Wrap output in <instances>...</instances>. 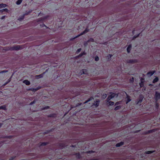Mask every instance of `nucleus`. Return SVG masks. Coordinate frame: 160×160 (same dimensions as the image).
<instances>
[{
  "instance_id": "50",
  "label": "nucleus",
  "mask_w": 160,
  "mask_h": 160,
  "mask_svg": "<svg viewBox=\"0 0 160 160\" xmlns=\"http://www.w3.org/2000/svg\"><path fill=\"white\" fill-rule=\"evenodd\" d=\"M14 158H15V157H11L10 158V160L13 159Z\"/></svg>"
},
{
  "instance_id": "37",
  "label": "nucleus",
  "mask_w": 160,
  "mask_h": 160,
  "mask_svg": "<svg viewBox=\"0 0 160 160\" xmlns=\"http://www.w3.org/2000/svg\"><path fill=\"white\" fill-rule=\"evenodd\" d=\"M8 72V70H4L3 71H2L0 72V73H6L7 72Z\"/></svg>"
},
{
  "instance_id": "48",
  "label": "nucleus",
  "mask_w": 160,
  "mask_h": 160,
  "mask_svg": "<svg viewBox=\"0 0 160 160\" xmlns=\"http://www.w3.org/2000/svg\"><path fill=\"white\" fill-rule=\"evenodd\" d=\"M156 108H158L159 105H158V103H156Z\"/></svg>"
},
{
  "instance_id": "9",
  "label": "nucleus",
  "mask_w": 160,
  "mask_h": 160,
  "mask_svg": "<svg viewBox=\"0 0 160 160\" xmlns=\"http://www.w3.org/2000/svg\"><path fill=\"white\" fill-rule=\"evenodd\" d=\"M155 71H150L148 72L147 74V75L148 76V77H150L152 75L155 73Z\"/></svg>"
},
{
  "instance_id": "15",
  "label": "nucleus",
  "mask_w": 160,
  "mask_h": 160,
  "mask_svg": "<svg viewBox=\"0 0 160 160\" xmlns=\"http://www.w3.org/2000/svg\"><path fill=\"white\" fill-rule=\"evenodd\" d=\"M43 77V76L42 74H40L39 75H36L35 76V78L37 79H38L40 78H41Z\"/></svg>"
},
{
  "instance_id": "5",
  "label": "nucleus",
  "mask_w": 160,
  "mask_h": 160,
  "mask_svg": "<svg viewBox=\"0 0 160 160\" xmlns=\"http://www.w3.org/2000/svg\"><path fill=\"white\" fill-rule=\"evenodd\" d=\"M155 98L156 102H157L159 99H160V93H159L157 91H156L155 92Z\"/></svg>"
},
{
  "instance_id": "1",
  "label": "nucleus",
  "mask_w": 160,
  "mask_h": 160,
  "mask_svg": "<svg viewBox=\"0 0 160 160\" xmlns=\"http://www.w3.org/2000/svg\"><path fill=\"white\" fill-rule=\"evenodd\" d=\"M110 95L108 96V98L105 101L106 102H108V101H109L111 99H112L113 98H114V97L117 98L118 96V94L113 92H110Z\"/></svg>"
},
{
  "instance_id": "51",
  "label": "nucleus",
  "mask_w": 160,
  "mask_h": 160,
  "mask_svg": "<svg viewBox=\"0 0 160 160\" xmlns=\"http://www.w3.org/2000/svg\"><path fill=\"white\" fill-rule=\"evenodd\" d=\"M2 125H3L2 123H0V128H1L2 127Z\"/></svg>"
},
{
  "instance_id": "44",
  "label": "nucleus",
  "mask_w": 160,
  "mask_h": 160,
  "mask_svg": "<svg viewBox=\"0 0 160 160\" xmlns=\"http://www.w3.org/2000/svg\"><path fill=\"white\" fill-rule=\"evenodd\" d=\"M81 50V48H79L77 50V52H78H78H80Z\"/></svg>"
},
{
  "instance_id": "36",
  "label": "nucleus",
  "mask_w": 160,
  "mask_h": 160,
  "mask_svg": "<svg viewBox=\"0 0 160 160\" xmlns=\"http://www.w3.org/2000/svg\"><path fill=\"white\" fill-rule=\"evenodd\" d=\"M99 58L98 56H96L95 58V60L96 61H98L99 60Z\"/></svg>"
},
{
  "instance_id": "3",
  "label": "nucleus",
  "mask_w": 160,
  "mask_h": 160,
  "mask_svg": "<svg viewBox=\"0 0 160 160\" xmlns=\"http://www.w3.org/2000/svg\"><path fill=\"white\" fill-rule=\"evenodd\" d=\"M89 29H88V28H86L85 30L82 33H81L80 34L78 35L77 36L73 38L70 39V40H71V41L72 40L74 39H75V38H77L78 37L88 32H89Z\"/></svg>"
},
{
  "instance_id": "56",
  "label": "nucleus",
  "mask_w": 160,
  "mask_h": 160,
  "mask_svg": "<svg viewBox=\"0 0 160 160\" xmlns=\"http://www.w3.org/2000/svg\"><path fill=\"white\" fill-rule=\"evenodd\" d=\"M152 130L149 131V132H152Z\"/></svg>"
},
{
  "instance_id": "38",
  "label": "nucleus",
  "mask_w": 160,
  "mask_h": 160,
  "mask_svg": "<svg viewBox=\"0 0 160 160\" xmlns=\"http://www.w3.org/2000/svg\"><path fill=\"white\" fill-rule=\"evenodd\" d=\"M121 101L115 103V105L116 106V105H117L119 104H121Z\"/></svg>"
},
{
  "instance_id": "27",
  "label": "nucleus",
  "mask_w": 160,
  "mask_h": 160,
  "mask_svg": "<svg viewBox=\"0 0 160 160\" xmlns=\"http://www.w3.org/2000/svg\"><path fill=\"white\" fill-rule=\"evenodd\" d=\"M107 96V94L106 93H104L102 95V98L103 99L105 98Z\"/></svg>"
},
{
  "instance_id": "43",
  "label": "nucleus",
  "mask_w": 160,
  "mask_h": 160,
  "mask_svg": "<svg viewBox=\"0 0 160 160\" xmlns=\"http://www.w3.org/2000/svg\"><path fill=\"white\" fill-rule=\"evenodd\" d=\"M139 85L141 87H142L143 86V83H142H142L140 82L139 83Z\"/></svg>"
},
{
  "instance_id": "12",
  "label": "nucleus",
  "mask_w": 160,
  "mask_h": 160,
  "mask_svg": "<svg viewBox=\"0 0 160 160\" xmlns=\"http://www.w3.org/2000/svg\"><path fill=\"white\" fill-rule=\"evenodd\" d=\"M38 88H28L27 89V90L28 91H32L33 92H35L37 90H38Z\"/></svg>"
},
{
  "instance_id": "40",
  "label": "nucleus",
  "mask_w": 160,
  "mask_h": 160,
  "mask_svg": "<svg viewBox=\"0 0 160 160\" xmlns=\"http://www.w3.org/2000/svg\"><path fill=\"white\" fill-rule=\"evenodd\" d=\"M94 152L93 151H87V152H86L87 153H93V152Z\"/></svg>"
},
{
  "instance_id": "8",
  "label": "nucleus",
  "mask_w": 160,
  "mask_h": 160,
  "mask_svg": "<svg viewBox=\"0 0 160 160\" xmlns=\"http://www.w3.org/2000/svg\"><path fill=\"white\" fill-rule=\"evenodd\" d=\"M144 98V97L142 96H140L138 100V101L136 103L137 104L140 103L142 101V100Z\"/></svg>"
},
{
  "instance_id": "45",
  "label": "nucleus",
  "mask_w": 160,
  "mask_h": 160,
  "mask_svg": "<svg viewBox=\"0 0 160 160\" xmlns=\"http://www.w3.org/2000/svg\"><path fill=\"white\" fill-rule=\"evenodd\" d=\"M82 103H78V104H77L76 106V107H78V106H80L81 105H82Z\"/></svg>"
},
{
  "instance_id": "39",
  "label": "nucleus",
  "mask_w": 160,
  "mask_h": 160,
  "mask_svg": "<svg viewBox=\"0 0 160 160\" xmlns=\"http://www.w3.org/2000/svg\"><path fill=\"white\" fill-rule=\"evenodd\" d=\"M130 81L131 82L133 83L134 82V78L132 77V78L130 80Z\"/></svg>"
},
{
  "instance_id": "16",
  "label": "nucleus",
  "mask_w": 160,
  "mask_h": 160,
  "mask_svg": "<svg viewBox=\"0 0 160 160\" xmlns=\"http://www.w3.org/2000/svg\"><path fill=\"white\" fill-rule=\"evenodd\" d=\"M155 78L152 81L153 83H155L158 82V77L155 76Z\"/></svg>"
},
{
  "instance_id": "35",
  "label": "nucleus",
  "mask_w": 160,
  "mask_h": 160,
  "mask_svg": "<svg viewBox=\"0 0 160 160\" xmlns=\"http://www.w3.org/2000/svg\"><path fill=\"white\" fill-rule=\"evenodd\" d=\"M88 41L84 42V46L85 47L86 46H87V45L88 44Z\"/></svg>"
},
{
  "instance_id": "49",
  "label": "nucleus",
  "mask_w": 160,
  "mask_h": 160,
  "mask_svg": "<svg viewBox=\"0 0 160 160\" xmlns=\"http://www.w3.org/2000/svg\"><path fill=\"white\" fill-rule=\"evenodd\" d=\"M5 16H2V17H1V19H3L4 18H5Z\"/></svg>"
},
{
  "instance_id": "20",
  "label": "nucleus",
  "mask_w": 160,
  "mask_h": 160,
  "mask_svg": "<svg viewBox=\"0 0 160 160\" xmlns=\"http://www.w3.org/2000/svg\"><path fill=\"white\" fill-rule=\"evenodd\" d=\"M47 142H43L42 143H40L39 144V146H45L47 145Z\"/></svg>"
},
{
  "instance_id": "18",
  "label": "nucleus",
  "mask_w": 160,
  "mask_h": 160,
  "mask_svg": "<svg viewBox=\"0 0 160 160\" xmlns=\"http://www.w3.org/2000/svg\"><path fill=\"white\" fill-rule=\"evenodd\" d=\"M26 14H24L23 15H22L21 17L19 18L18 19L19 21H21L22 20H23L24 18V16L25 15H26Z\"/></svg>"
},
{
  "instance_id": "32",
  "label": "nucleus",
  "mask_w": 160,
  "mask_h": 160,
  "mask_svg": "<svg viewBox=\"0 0 160 160\" xmlns=\"http://www.w3.org/2000/svg\"><path fill=\"white\" fill-rule=\"evenodd\" d=\"M76 157L78 158H81L80 155L79 153H78L76 154Z\"/></svg>"
},
{
  "instance_id": "46",
  "label": "nucleus",
  "mask_w": 160,
  "mask_h": 160,
  "mask_svg": "<svg viewBox=\"0 0 160 160\" xmlns=\"http://www.w3.org/2000/svg\"><path fill=\"white\" fill-rule=\"evenodd\" d=\"M12 136H9L7 137H6V138H11L12 137Z\"/></svg>"
},
{
  "instance_id": "4",
  "label": "nucleus",
  "mask_w": 160,
  "mask_h": 160,
  "mask_svg": "<svg viewBox=\"0 0 160 160\" xmlns=\"http://www.w3.org/2000/svg\"><path fill=\"white\" fill-rule=\"evenodd\" d=\"M100 100L99 99H96L92 103V106H94L95 108H97L99 105Z\"/></svg>"
},
{
  "instance_id": "28",
  "label": "nucleus",
  "mask_w": 160,
  "mask_h": 160,
  "mask_svg": "<svg viewBox=\"0 0 160 160\" xmlns=\"http://www.w3.org/2000/svg\"><path fill=\"white\" fill-rule=\"evenodd\" d=\"M1 11L2 12H3L4 11L6 12H8V10L7 8H5L1 10Z\"/></svg>"
},
{
  "instance_id": "13",
  "label": "nucleus",
  "mask_w": 160,
  "mask_h": 160,
  "mask_svg": "<svg viewBox=\"0 0 160 160\" xmlns=\"http://www.w3.org/2000/svg\"><path fill=\"white\" fill-rule=\"evenodd\" d=\"M23 82L27 85H29L30 84V82L27 80H25L23 81Z\"/></svg>"
},
{
  "instance_id": "54",
  "label": "nucleus",
  "mask_w": 160,
  "mask_h": 160,
  "mask_svg": "<svg viewBox=\"0 0 160 160\" xmlns=\"http://www.w3.org/2000/svg\"><path fill=\"white\" fill-rule=\"evenodd\" d=\"M149 86H152V84H149Z\"/></svg>"
},
{
  "instance_id": "25",
  "label": "nucleus",
  "mask_w": 160,
  "mask_h": 160,
  "mask_svg": "<svg viewBox=\"0 0 160 160\" xmlns=\"http://www.w3.org/2000/svg\"><path fill=\"white\" fill-rule=\"evenodd\" d=\"M121 108V106H116L114 108V110H118L119 109Z\"/></svg>"
},
{
  "instance_id": "34",
  "label": "nucleus",
  "mask_w": 160,
  "mask_h": 160,
  "mask_svg": "<svg viewBox=\"0 0 160 160\" xmlns=\"http://www.w3.org/2000/svg\"><path fill=\"white\" fill-rule=\"evenodd\" d=\"M112 56V54H109L107 56V57L108 58V59L109 60H110V59L111 58Z\"/></svg>"
},
{
  "instance_id": "19",
  "label": "nucleus",
  "mask_w": 160,
  "mask_h": 160,
  "mask_svg": "<svg viewBox=\"0 0 160 160\" xmlns=\"http://www.w3.org/2000/svg\"><path fill=\"white\" fill-rule=\"evenodd\" d=\"M130 97L128 96V94H127V97L126 98H127V101L126 102V104L128 103V102H130L131 101V99L130 98Z\"/></svg>"
},
{
  "instance_id": "24",
  "label": "nucleus",
  "mask_w": 160,
  "mask_h": 160,
  "mask_svg": "<svg viewBox=\"0 0 160 160\" xmlns=\"http://www.w3.org/2000/svg\"><path fill=\"white\" fill-rule=\"evenodd\" d=\"M10 81H11V78H9V79H8L7 81L5 83H4L3 85V86H5L9 82H10Z\"/></svg>"
},
{
  "instance_id": "17",
  "label": "nucleus",
  "mask_w": 160,
  "mask_h": 160,
  "mask_svg": "<svg viewBox=\"0 0 160 160\" xmlns=\"http://www.w3.org/2000/svg\"><path fill=\"white\" fill-rule=\"evenodd\" d=\"M123 144H124L123 142H121L120 143H117L116 144V146L117 147H119L121 146L122 145H123Z\"/></svg>"
},
{
  "instance_id": "21",
  "label": "nucleus",
  "mask_w": 160,
  "mask_h": 160,
  "mask_svg": "<svg viewBox=\"0 0 160 160\" xmlns=\"http://www.w3.org/2000/svg\"><path fill=\"white\" fill-rule=\"evenodd\" d=\"M0 109H3L4 110H6L7 109L6 108V106L5 105H4L0 107Z\"/></svg>"
},
{
  "instance_id": "55",
  "label": "nucleus",
  "mask_w": 160,
  "mask_h": 160,
  "mask_svg": "<svg viewBox=\"0 0 160 160\" xmlns=\"http://www.w3.org/2000/svg\"><path fill=\"white\" fill-rule=\"evenodd\" d=\"M134 30H133V31L132 32L133 34H134Z\"/></svg>"
},
{
  "instance_id": "30",
  "label": "nucleus",
  "mask_w": 160,
  "mask_h": 160,
  "mask_svg": "<svg viewBox=\"0 0 160 160\" xmlns=\"http://www.w3.org/2000/svg\"><path fill=\"white\" fill-rule=\"evenodd\" d=\"M37 101V100H35V99L34 100H33V101L31 103H30L29 104V105H32V104H34Z\"/></svg>"
},
{
  "instance_id": "10",
  "label": "nucleus",
  "mask_w": 160,
  "mask_h": 160,
  "mask_svg": "<svg viewBox=\"0 0 160 160\" xmlns=\"http://www.w3.org/2000/svg\"><path fill=\"white\" fill-rule=\"evenodd\" d=\"M132 48V45L131 44H129L127 48V50L128 53H129L131 50Z\"/></svg>"
},
{
  "instance_id": "31",
  "label": "nucleus",
  "mask_w": 160,
  "mask_h": 160,
  "mask_svg": "<svg viewBox=\"0 0 160 160\" xmlns=\"http://www.w3.org/2000/svg\"><path fill=\"white\" fill-rule=\"evenodd\" d=\"M88 42H94V41L93 38H90L89 39H88Z\"/></svg>"
},
{
  "instance_id": "52",
  "label": "nucleus",
  "mask_w": 160,
  "mask_h": 160,
  "mask_svg": "<svg viewBox=\"0 0 160 160\" xmlns=\"http://www.w3.org/2000/svg\"><path fill=\"white\" fill-rule=\"evenodd\" d=\"M42 19H41V18H40V19H38V21H41L42 20Z\"/></svg>"
},
{
  "instance_id": "33",
  "label": "nucleus",
  "mask_w": 160,
  "mask_h": 160,
  "mask_svg": "<svg viewBox=\"0 0 160 160\" xmlns=\"http://www.w3.org/2000/svg\"><path fill=\"white\" fill-rule=\"evenodd\" d=\"M153 152H154V151H148L146 152H145V153L146 154H149L152 153Z\"/></svg>"
},
{
  "instance_id": "29",
  "label": "nucleus",
  "mask_w": 160,
  "mask_h": 160,
  "mask_svg": "<svg viewBox=\"0 0 160 160\" xmlns=\"http://www.w3.org/2000/svg\"><path fill=\"white\" fill-rule=\"evenodd\" d=\"M86 53L85 52H83L82 53H81L78 56V57H81L83 55H86Z\"/></svg>"
},
{
  "instance_id": "57",
  "label": "nucleus",
  "mask_w": 160,
  "mask_h": 160,
  "mask_svg": "<svg viewBox=\"0 0 160 160\" xmlns=\"http://www.w3.org/2000/svg\"><path fill=\"white\" fill-rule=\"evenodd\" d=\"M12 75L11 76V77L10 78H11V79L12 78Z\"/></svg>"
},
{
  "instance_id": "47",
  "label": "nucleus",
  "mask_w": 160,
  "mask_h": 160,
  "mask_svg": "<svg viewBox=\"0 0 160 160\" xmlns=\"http://www.w3.org/2000/svg\"><path fill=\"white\" fill-rule=\"evenodd\" d=\"M40 26H41V27H43V26H45V27H47L46 26H45L44 24H41V25H40Z\"/></svg>"
},
{
  "instance_id": "11",
  "label": "nucleus",
  "mask_w": 160,
  "mask_h": 160,
  "mask_svg": "<svg viewBox=\"0 0 160 160\" xmlns=\"http://www.w3.org/2000/svg\"><path fill=\"white\" fill-rule=\"evenodd\" d=\"M107 103V104L108 106H112L114 104V102H113L108 101V102Z\"/></svg>"
},
{
  "instance_id": "2",
  "label": "nucleus",
  "mask_w": 160,
  "mask_h": 160,
  "mask_svg": "<svg viewBox=\"0 0 160 160\" xmlns=\"http://www.w3.org/2000/svg\"><path fill=\"white\" fill-rule=\"evenodd\" d=\"M22 48L21 46L17 45L9 48L8 50L11 51L18 50H21Z\"/></svg>"
},
{
  "instance_id": "22",
  "label": "nucleus",
  "mask_w": 160,
  "mask_h": 160,
  "mask_svg": "<svg viewBox=\"0 0 160 160\" xmlns=\"http://www.w3.org/2000/svg\"><path fill=\"white\" fill-rule=\"evenodd\" d=\"M7 5L6 4H3V3L0 4V8H5L6 7H7Z\"/></svg>"
},
{
  "instance_id": "6",
  "label": "nucleus",
  "mask_w": 160,
  "mask_h": 160,
  "mask_svg": "<svg viewBox=\"0 0 160 160\" xmlns=\"http://www.w3.org/2000/svg\"><path fill=\"white\" fill-rule=\"evenodd\" d=\"M126 62L127 63L133 64L137 63L138 62V61L136 59H129L127 60Z\"/></svg>"
},
{
  "instance_id": "14",
  "label": "nucleus",
  "mask_w": 160,
  "mask_h": 160,
  "mask_svg": "<svg viewBox=\"0 0 160 160\" xmlns=\"http://www.w3.org/2000/svg\"><path fill=\"white\" fill-rule=\"evenodd\" d=\"M94 99L92 97H91L90 98L88 99L87 101H86L85 102H84V104H86L92 100Z\"/></svg>"
},
{
  "instance_id": "7",
  "label": "nucleus",
  "mask_w": 160,
  "mask_h": 160,
  "mask_svg": "<svg viewBox=\"0 0 160 160\" xmlns=\"http://www.w3.org/2000/svg\"><path fill=\"white\" fill-rule=\"evenodd\" d=\"M80 74L81 75H82L83 74L87 75L88 74V72L87 69H82L80 71Z\"/></svg>"
},
{
  "instance_id": "26",
  "label": "nucleus",
  "mask_w": 160,
  "mask_h": 160,
  "mask_svg": "<svg viewBox=\"0 0 160 160\" xmlns=\"http://www.w3.org/2000/svg\"><path fill=\"white\" fill-rule=\"evenodd\" d=\"M139 35H140V33L138 34V35H136L134 36L132 38V40H133L137 38H138L139 36Z\"/></svg>"
},
{
  "instance_id": "53",
  "label": "nucleus",
  "mask_w": 160,
  "mask_h": 160,
  "mask_svg": "<svg viewBox=\"0 0 160 160\" xmlns=\"http://www.w3.org/2000/svg\"><path fill=\"white\" fill-rule=\"evenodd\" d=\"M49 108V107H48V106H47V107H46L45 108H46L47 109V108Z\"/></svg>"
},
{
  "instance_id": "23",
  "label": "nucleus",
  "mask_w": 160,
  "mask_h": 160,
  "mask_svg": "<svg viewBox=\"0 0 160 160\" xmlns=\"http://www.w3.org/2000/svg\"><path fill=\"white\" fill-rule=\"evenodd\" d=\"M22 1V0H18L16 2V4L18 5H19L21 3Z\"/></svg>"
},
{
  "instance_id": "41",
  "label": "nucleus",
  "mask_w": 160,
  "mask_h": 160,
  "mask_svg": "<svg viewBox=\"0 0 160 160\" xmlns=\"http://www.w3.org/2000/svg\"><path fill=\"white\" fill-rule=\"evenodd\" d=\"M48 69H47L45 72H43V73H42V75H43H43H44V74H45V73H46L47 72H48Z\"/></svg>"
},
{
  "instance_id": "42",
  "label": "nucleus",
  "mask_w": 160,
  "mask_h": 160,
  "mask_svg": "<svg viewBox=\"0 0 160 160\" xmlns=\"http://www.w3.org/2000/svg\"><path fill=\"white\" fill-rule=\"evenodd\" d=\"M141 80V83H143L144 81V79L142 78H141L140 79Z\"/></svg>"
}]
</instances>
